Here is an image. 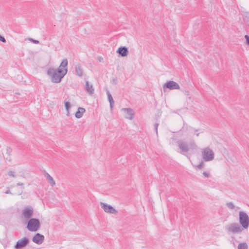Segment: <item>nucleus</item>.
<instances>
[{
	"label": "nucleus",
	"instance_id": "ddd939ff",
	"mask_svg": "<svg viewBox=\"0 0 249 249\" xmlns=\"http://www.w3.org/2000/svg\"><path fill=\"white\" fill-rule=\"evenodd\" d=\"M116 52L122 57L126 56L129 53L128 48L125 46L120 47Z\"/></svg>",
	"mask_w": 249,
	"mask_h": 249
},
{
	"label": "nucleus",
	"instance_id": "9d476101",
	"mask_svg": "<svg viewBox=\"0 0 249 249\" xmlns=\"http://www.w3.org/2000/svg\"><path fill=\"white\" fill-rule=\"evenodd\" d=\"M44 236L39 233L35 234L32 237V241L37 245H41L44 242Z\"/></svg>",
	"mask_w": 249,
	"mask_h": 249
},
{
	"label": "nucleus",
	"instance_id": "a878e982",
	"mask_svg": "<svg viewBox=\"0 0 249 249\" xmlns=\"http://www.w3.org/2000/svg\"><path fill=\"white\" fill-rule=\"evenodd\" d=\"M0 41L3 42V43H5L6 42V40L5 39V38L2 36H1L0 35Z\"/></svg>",
	"mask_w": 249,
	"mask_h": 249
},
{
	"label": "nucleus",
	"instance_id": "58836bf2",
	"mask_svg": "<svg viewBox=\"0 0 249 249\" xmlns=\"http://www.w3.org/2000/svg\"><path fill=\"white\" fill-rule=\"evenodd\" d=\"M22 193V191H21V192L20 193L19 195H21V193Z\"/></svg>",
	"mask_w": 249,
	"mask_h": 249
},
{
	"label": "nucleus",
	"instance_id": "2f4dec72",
	"mask_svg": "<svg viewBox=\"0 0 249 249\" xmlns=\"http://www.w3.org/2000/svg\"><path fill=\"white\" fill-rule=\"evenodd\" d=\"M7 154H8L9 155L12 152V149L10 147H7L6 149Z\"/></svg>",
	"mask_w": 249,
	"mask_h": 249
},
{
	"label": "nucleus",
	"instance_id": "423d86ee",
	"mask_svg": "<svg viewBox=\"0 0 249 249\" xmlns=\"http://www.w3.org/2000/svg\"><path fill=\"white\" fill-rule=\"evenodd\" d=\"M100 206L104 211L107 213L111 214H117L118 211L112 206L104 202H100Z\"/></svg>",
	"mask_w": 249,
	"mask_h": 249
},
{
	"label": "nucleus",
	"instance_id": "dca6fc26",
	"mask_svg": "<svg viewBox=\"0 0 249 249\" xmlns=\"http://www.w3.org/2000/svg\"><path fill=\"white\" fill-rule=\"evenodd\" d=\"M44 176L48 180L49 183L52 186H54L55 184V182L54 181L53 178L47 172H45Z\"/></svg>",
	"mask_w": 249,
	"mask_h": 249
},
{
	"label": "nucleus",
	"instance_id": "f704fd0d",
	"mask_svg": "<svg viewBox=\"0 0 249 249\" xmlns=\"http://www.w3.org/2000/svg\"><path fill=\"white\" fill-rule=\"evenodd\" d=\"M191 145L192 147H195L196 146V144L194 142H193L192 143H191Z\"/></svg>",
	"mask_w": 249,
	"mask_h": 249
},
{
	"label": "nucleus",
	"instance_id": "c85d7f7f",
	"mask_svg": "<svg viewBox=\"0 0 249 249\" xmlns=\"http://www.w3.org/2000/svg\"><path fill=\"white\" fill-rule=\"evenodd\" d=\"M158 126H159V124L158 123L155 124H154V128H155V130L156 131V133H158Z\"/></svg>",
	"mask_w": 249,
	"mask_h": 249
},
{
	"label": "nucleus",
	"instance_id": "c756f323",
	"mask_svg": "<svg viewBox=\"0 0 249 249\" xmlns=\"http://www.w3.org/2000/svg\"><path fill=\"white\" fill-rule=\"evenodd\" d=\"M15 173L13 172V171H9L8 172V175L10 176H12V177H14L15 176V175H14Z\"/></svg>",
	"mask_w": 249,
	"mask_h": 249
},
{
	"label": "nucleus",
	"instance_id": "f03ea898",
	"mask_svg": "<svg viewBox=\"0 0 249 249\" xmlns=\"http://www.w3.org/2000/svg\"><path fill=\"white\" fill-rule=\"evenodd\" d=\"M47 74L51 77V81L54 83H58L61 81L63 78V74L60 75L55 71V69L53 68H49L47 71Z\"/></svg>",
	"mask_w": 249,
	"mask_h": 249
},
{
	"label": "nucleus",
	"instance_id": "6ab92c4d",
	"mask_svg": "<svg viewBox=\"0 0 249 249\" xmlns=\"http://www.w3.org/2000/svg\"><path fill=\"white\" fill-rule=\"evenodd\" d=\"M75 72L77 76L81 77L83 74V71L79 65L75 66Z\"/></svg>",
	"mask_w": 249,
	"mask_h": 249
},
{
	"label": "nucleus",
	"instance_id": "39448f33",
	"mask_svg": "<svg viewBox=\"0 0 249 249\" xmlns=\"http://www.w3.org/2000/svg\"><path fill=\"white\" fill-rule=\"evenodd\" d=\"M29 239L28 237H24L18 240L14 247L16 249H21L25 247L29 243Z\"/></svg>",
	"mask_w": 249,
	"mask_h": 249
},
{
	"label": "nucleus",
	"instance_id": "9b49d317",
	"mask_svg": "<svg viewBox=\"0 0 249 249\" xmlns=\"http://www.w3.org/2000/svg\"><path fill=\"white\" fill-rule=\"evenodd\" d=\"M122 111L124 113V117L126 118L129 120H132L133 118L134 113L131 108H123Z\"/></svg>",
	"mask_w": 249,
	"mask_h": 249
},
{
	"label": "nucleus",
	"instance_id": "f8f14e48",
	"mask_svg": "<svg viewBox=\"0 0 249 249\" xmlns=\"http://www.w3.org/2000/svg\"><path fill=\"white\" fill-rule=\"evenodd\" d=\"M178 146L182 154L185 155L189 151L188 145L185 142H178Z\"/></svg>",
	"mask_w": 249,
	"mask_h": 249
},
{
	"label": "nucleus",
	"instance_id": "473e14b6",
	"mask_svg": "<svg viewBox=\"0 0 249 249\" xmlns=\"http://www.w3.org/2000/svg\"><path fill=\"white\" fill-rule=\"evenodd\" d=\"M17 185H18V186H23V183L18 182V183H17Z\"/></svg>",
	"mask_w": 249,
	"mask_h": 249
},
{
	"label": "nucleus",
	"instance_id": "6e6552de",
	"mask_svg": "<svg viewBox=\"0 0 249 249\" xmlns=\"http://www.w3.org/2000/svg\"><path fill=\"white\" fill-rule=\"evenodd\" d=\"M34 213V209L30 206L25 207L22 210V214L23 216L27 219L32 218Z\"/></svg>",
	"mask_w": 249,
	"mask_h": 249
},
{
	"label": "nucleus",
	"instance_id": "1a4fd4ad",
	"mask_svg": "<svg viewBox=\"0 0 249 249\" xmlns=\"http://www.w3.org/2000/svg\"><path fill=\"white\" fill-rule=\"evenodd\" d=\"M227 230L229 232L232 233H240L242 232L243 228H241L237 223H232L229 225Z\"/></svg>",
	"mask_w": 249,
	"mask_h": 249
},
{
	"label": "nucleus",
	"instance_id": "e433bc0d",
	"mask_svg": "<svg viewBox=\"0 0 249 249\" xmlns=\"http://www.w3.org/2000/svg\"><path fill=\"white\" fill-rule=\"evenodd\" d=\"M188 93H189V91H186V94H188Z\"/></svg>",
	"mask_w": 249,
	"mask_h": 249
},
{
	"label": "nucleus",
	"instance_id": "0eeeda50",
	"mask_svg": "<svg viewBox=\"0 0 249 249\" xmlns=\"http://www.w3.org/2000/svg\"><path fill=\"white\" fill-rule=\"evenodd\" d=\"M163 89H167L170 90L179 89L180 86L177 82L174 81H169L163 85Z\"/></svg>",
	"mask_w": 249,
	"mask_h": 249
},
{
	"label": "nucleus",
	"instance_id": "2eb2a0df",
	"mask_svg": "<svg viewBox=\"0 0 249 249\" xmlns=\"http://www.w3.org/2000/svg\"><path fill=\"white\" fill-rule=\"evenodd\" d=\"M85 111L86 110L84 108L81 107H78L77 111L75 114V117L78 119L81 118Z\"/></svg>",
	"mask_w": 249,
	"mask_h": 249
},
{
	"label": "nucleus",
	"instance_id": "4c0bfd02",
	"mask_svg": "<svg viewBox=\"0 0 249 249\" xmlns=\"http://www.w3.org/2000/svg\"><path fill=\"white\" fill-rule=\"evenodd\" d=\"M248 28H249V25H248Z\"/></svg>",
	"mask_w": 249,
	"mask_h": 249
},
{
	"label": "nucleus",
	"instance_id": "7ed1b4c3",
	"mask_svg": "<svg viewBox=\"0 0 249 249\" xmlns=\"http://www.w3.org/2000/svg\"><path fill=\"white\" fill-rule=\"evenodd\" d=\"M239 223L243 227V229H246L249 226V217L248 215L243 211H240L239 213Z\"/></svg>",
	"mask_w": 249,
	"mask_h": 249
},
{
	"label": "nucleus",
	"instance_id": "aec40b11",
	"mask_svg": "<svg viewBox=\"0 0 249 249\" xmlns=\"http://www.w3.org/2000/svg\"><path fill=\"white\" fill-rule=\"evenodd\" d=\"M68 60L66 58L63 59L60 63L59 66L60 68H62L63 69H67V67L68 66Z\"/></svg>",
	"mask_w": 249,
	"mask_h": 249
},
{
	"label": "nucleus",
	"instance_id": "4468645a",
	"mask_svg": "<svg viewBox=\"0 0 249 249\" xmlns=\"http://www.w3.org/2000/svg\"><path fill=\"white\" fill-rule=\"evenodd\" d=\"M85 89L87 92L89 93L90 95H92L94 93V89L92 85H89L88 81H86L85 86Z\"/></svg>",
	"mask_w": 249,
	"mask_h": 249
},
{
	"label": "nucleus",
	"instance_id": "4be33fe9",
	"mask_svg": "<svg viewBox=\"0 0 249 249\" xmlns=\"http://www.w3.org/2000/svg\"><path fill=\"white\" fill-rule=\"evenodd\" d=\"M64 107H65V109L67 112V113L69 112V109L71 107V103L68 101H64Z\"/></svg>",
	"mask_w": 249,
	"mask_h": 249
},
{
	"label": "nucleus",
	"instance_id": "b1692460",
	"mask_svg": "<svg viewBox=\"0 0 249 249\" xmlns=\"http://www.w3.org/2000/svg\"><path fill=\"white\" fill-rule=\"evenodd\" d=\"M204 166V164L203 163V161H201L199 164H198L196 167L199 169H201L203 168Z\"/></svg>",
	"mask_w": 249,
	"mask_h": 249
},
{
	"label": "nucleus",
	"instance_id": "20e7f679",
	"mask_svg": "<svg viewBox=\"0 0 249 249\" xmlns=\"http://www.w3.org/2000/svg\"><path fill=\"white\" fill-rule=\"evenodd\" d=\"M202 156L203 160L205 161H211L214 159V153L209 147L203 149L202 151Z\"/></svg>",
	"mask_w": 249,
	"mask_h": 249
},
{
	"label": "nucleus",
	"instance_id": "bb28decb",
	"mask_svg": "<svg viewBox=\"0 0 249 249\" xmlns=\"http://www.w3.org/2000/svg\"><path fill=\"white\" fill-rule=\"evenodd\" d=\"M111 83L114 85H116L117 83V78H113L111 81Z\"/></svg>",
	"mask_w": 249,
	"mask_h": 249
},
{
	"label": "nucleus",
	"instance_id": "393cba45",
	"mask_svg": "<svg viewBox=\"0 0 249 249\" xmlns=\"http://www.w3.org/2000/svg\"><path fill=\"white\" fill-rule=\"evenodd\" d=\"M244 37L246 40V44L247 45L249 44V36L246 35Z\"/></svg>",
	"mask_w": 249,
	"mask_h": 249
},
{
	"label": "nucleus",
	"instance_id": "412c9836",
	"mask_svg": "<svg viewBox=\"0 0 249 249\" xmlns=\"http://www.w3.org/2000/svg\"><path fill=\"white\" fill-rule=\"evenodd\" d=\"M248 246L247 244L245 242L241 243L239 244L237 249H248Z\"/></svg>",
	"mask_w": 249,
	"mask_h": 249
},
{
	"label": "nucleus",
	"instance_id": "f257e3e1",
	"mask_svg": "<svg viewBox=\"0 0 249 249\" xmlns=\"http://www.w3.org/2000/svg\"><path fill=\"white\" fill-rule=\"evenodd\" d=\"M26 228L31 232L36 231L40 227V222L38 219L36 218H31L26 222Z\"/></svg>",
	"mask_w": 249,
	"mask_h": 249
},
{
	"label": "nucleus",
	"instance_id": "5701e85b",
	"mask_svg": "<svg viewBox=\"0 0 249 249\" xmlns=\"http://www.w3.org/2000/svg\"><path fill=\"white\" fill-rule=\"evenodd\" d=\"M226 205L230 209H233L234 208V205L233 203L231 202L227 203L226 204Z\"/></svg>",
	"mask_w": 249,
	"mask_h": 249
},
{
	"label": "nucleus",
	"instance_id": "72a5a7b5",
	"mask_svg": "<svg viewBox=\"0 0 249 249\" xmlns=\"http://www.w3.org/2000/svg\"><path fill=\"white\" fill-rule=\"evenodd\" d=\"M5 194H11L10 190H7L5 192Z\"/></svg>",
	"mask_w": 249,
	"mask_h": 249
},
{
	"label": "nucleus",
	"instance_id": "c9c22d12",
	"mask_svg": "<svg viewBox=\"0 0 249 249\" xmlns=\"http://www.w3.org/2000/svg\"><path fill=\"white\" fill-rule=\"evenodd\" d=\"M199 133H196V136L197 137H198V136H199Z\"/></svg>",
	"mask_w": 249,
	"mask_h": 249
},
{
	"label": "nucleus",
	"instance_id": "cd10ccee",
	"mask_svg": "<svg viewBox=\"0 0 249 249\" xmlns=\"http://www.w3.org/2000/svg\"><path fill=\"white\" fill-rule=\"evenodd\" d=\"M30 40L32 42H33L35 44H38L39 41L37 40H35L33 38H30Z\"/></svg>",
	"mask_w": 249,
	"mask_h": 249
},
{
	"label": "nucleus",
	"instance_id": "7c9ffc66",
	"mask_svg": "<svg viewBox=\"0 0 249 249\" xmlns=\"http://www.w3.org/2000/svg\"><path fill=\"white\" fill-rule=\"evenodd\" d=\"M203 175L206 178H209L210 177V174L207 172H204L203 173Z\"/></svg>",
	"mask_w": 249,
	"mask_h": 249
},
{
	"label": "nucleus",
	"instance_id": "a211bd4d",
	"mask_svg": "<svg viewBox=\"0 0 249 249\" xmlns=\"http://www.w3.org/2000/svg\"><path fill=\"white\" fill-rule=\"evenodd\" d=\"M55 71L60 75L63 74L64 77L68 72V69H63V68L59 67L58 69H55Z\"/></svg>",
	"mask_w": 249,
	"mask_h": 249
},
{
	"label": "nucleus",
	"instance_id": "f3484780",
	"mask_svg": "<svg viewBox=\"0 0 249 249\" xmlns=\"http://www.w3.org/2000/svg\"><path fill=\"white\" fill-rule=\"evenodd\" d=\"M107 96L108 101L109 102L110 107L111 109L113 107L114 102L111 94H110V92L108 90L107 91Z\"/></svg>",
	"mask_w": 249,
	"mask_h": 249
}]
</instances>
